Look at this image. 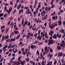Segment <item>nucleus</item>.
I'll use <instances>...</instances> for the list:
<instances>
[{"label":"nucleus","instance_id":"18","mask_svg":"<svg viewBox=\"0 0 65 65\" xmlns=\"http://www.w3.org/2000/svg\"><path fill=\"white\" fill-rule=\"evenodd\" d=\"M4 17L5 18L6 17H7V13H6L4 15Z\"/></svg>","mask_w":65,"mask_h":65},{"label":"nucleus","instance_id":"47","mask_svg":"<svg viewBox=\"0 0 65 65\" xmlns=\"http://www.w3.org/2000/svg\"><path fill=\"white\" fill-rule=\"evenodd\" d=\"M61 35H59V36L58 37L59 38V39L60 38H61Z\"/></svg>","mask_w":65,"mask_h":65},{"label":"nucleus","instance_id":"7","mask_svg":"<svg viewBox=\"0 0 65 65\" xmlns=\"http://www.w3.org/2000/svg\"><path fill=\"white\" fill-rule=\"evenodd\" d=\"M15 39L14 38V39L11 38L10 40V43L11 42H12V41H15Z\"/></svg>","mask_w":65,"mask_h":65},{"label":"nucleus","instance_id":"51","mask_svg":"<svg viewBox=\"0 0 65 65\" xmlns=\"http://www.w3.org/2000/svg\"><path fill=\"white\" fill-rule=\"evenodd\" d=\"M5 6H8V3H6L5 4Z\"/></svg>","mask_w":65,"mask_h":65},{"label":"nucleus","instance_id":"9","mask_svg":"<svg viewBox=\"0 0 65 65\" xmlns=\"http://www.w3.org/2000/svg\"><path fill=\"white\" fill-rule=\"evenodd\" d=\"M8 46L7 45H6L4 47H3V50H5L6 48Z\"/></svg>","mask_w":65,"mask_h":65},{"label":"nucleus","instance_id":"56","mask_svg":"<svg viewBox=\"0 0 65 65\" xmlns=\"http://www.w3.org/2000/svg\"><path fill=\"white\" fill-rule=\"evenodd\" d=\"M49 34L50 35V36H52V37L53 35H52V34H51V33L49 32Z\"/></svg>","mask_w":65,"mask_h":65},{"label":"nucleus","instance_id":"25","mask_svg":"<svg viewBox=\"0 0 65 65\" xmlns=\"http://www.w3.org/2000/svg\"><path fill=\"white\" fill-rule=\"evenodd\" d=\"M37 54L38 55H39V52L38 51V50H37Z\"/></svg>","mask_w":65,"mask_h":65},{"label":"nucleus","instance_id":"32","mask_svg":"<svg viewBox=\"0 0 65 65\" xmlns=\"http://www.w3.org/2000/svg\"><path fill=\"white\" fill-rule=\"evenodd\" d=\"M38 42V41H37V40H36L35 42L34 43V44H35V43H37Z\"/></svg>","mask_w":65,"mask_h":65},{"label":"nucleus","instance_id":"53","mask_svg":"<svg viewBox=\"0 0 65 65\" xmlns=\"http://www.w3.org/2000/svg\"><path fill=\"white\" fill-rule=\"evenodd\" d=\"M63 31H64V30H60V31L61 32H62V33H63Z\"/></svg>","mask_w":65,"mask_h":65},{"label":"nucleus","instance_id":"14","mask_svg":"<svg viewBox=\"0 0 65 65\" xmlns=\"http://www.w3.org/2000/svg\"><path fill=\"white\" fill-rule=\"evenodd\" d=\"M5 38V36H3V37H2V41H3L4 40Z\"/></svg>","mask_w":65,"mask_h":65},{"label":"nucleus","instance_id":"58","mask_svg":"<svg viewBox=\"0 0 65 65\" xmlns=\"http://www.w3.org/2000/svg\"><path fill=\"white\" fill-rule=\"evenodd\" d=\"M64 59H62V60H61V62H62V63H63V62H64Z\"/></svg>","mask_w":65,"mask_h":65},{"label":"nucleus","instance_id":"23","mask_svg":"<svg viewBox=\"0 0 65 65\" xmlns=\"http://www.w3.org/2000/svg\"><path fill=\"white\" fill-rule=\"evenodd\" d=\"M45 37H46V38H48V37L47 36V33L46 32L45 33Z\"/></svg>","mask_w":65,"mask_h":65},{"label":"nucleus","instance_id":"35","mask_svg":"<svg viewBox=\"0 0 65 65\" xmlns=\"http://www.w3.org/2000/svg\"><path fill=\"white\" fill-rule=\"evenodd\" d=\"M41 14L42 16H43L44 15V14L43 13V12H41Z\"/></svg>","mask_w":65,"mask_h":65},{"label":"nucleus","instance_id":"54","mask_svg":"<svg viewBox=\"0 0 65 65\" xmlns=\"http://www.w3.org/2000/svg\"><path fill=\"white\" fill-rule=\"evenodd\" d=\"M30 22H29L28 23V26H30Z\"/></svg>","mask_w":65,"mask_h":65},{"label":"nucleus","instance_id":"48","mask_svg":"<svg viewBox=\"0 0 65 65\" xmlns=\"http://www.w3.org/2000/svg\"><path fill=\"white\" fill-rule=\"evenodd\" d=\"M59 19H60V20H61L62 19H61V16H60L59 17Z\"/></svg>","mask_w":65,"mask_h":65},{"label":"nucleus","instance_id":"12","mask_svg":"<svg viewBox=\"0 0 65 65\" xmlns=\"http://www.w3.org/2000/svg\"><path fill=\"white\" fill-rule=\"evenodd\" d=\"M41 37H40V36L39 35L37 37V39H39L40 40H41Z\"/></svg>","mask_w":65,"mask_h":65},{"label":"nucleus","instance_id":"50","mask_svg":"<svg viewBox=\"0 0 65 65\" xmlns=\"http://www.w3.org/2000/svg\"><path fill=\"white\" fill-rule=\"evenodd\" d=\"M12 56L13 57H14L15 56V54L14 53H13L12 54Z\"/></svg>","mask_w":65,"mask_h":65},{"label":"nucleus","instance_id":"44","mask_svg":"<svg viewBox=\"0 0 65 65\" xmlns=\"http://www.w3.org/2000/svg\"><path fill=\"white\" fill-rule=\"evenodd\" d=\"M55 5H53V6L51 7V8H53L55 7Z\"/></svg>","mask_w":65,"mask_h":65},{"label":"nucleus","instance_id":"57","mask_svg":"<svg viewBox=\"0 0 65 65\" xmlns=\"http://www.w3.org/2000/svg\"><path fill=\"white\" fill-rule=\"evenodd\" d=\"M20 45H21L22 44V43H23L22 42H20Z\"/></svg>","mask_w":65,"mask_h":65},{"label":"nucleus","instance_id":"45","mask_svg":"<svg viewBox=\"0 0 65 65\" xmlns=\"http://www.w3.org/2000/svg\"><path fill=\"white\" fill-rule=\"evenodd\" d=\"M40 32H41V30H40L38 31V34H39L40 33Z\"/></svg>","mask_w":65,"mask_h":65},{"label":"nucleus","instance_id":"37","mask_svg":"<svg viewBox=\"0 0 65 65\" xmlns=\"http://www.w3.org/2000/svg\"><path fill=\"white\" fill-rule=\"evenodd\" d=\"M26 61H29V58H27L26 60Z\"/></svg>","mask_w":65,"mask_h":65},{"label":"nucleus","instance_id":"42","mask_svg":"<svg viewBox=\"0 0 65 65\" xmlns=\"http://www.w3.org/2000/svg\"><path fill=\"white\" fill-rule=\"evenodd\" d=\"M23 11V9H21L20 11H19V13H21V12Z\"/></svg>","mask_w":65,"mask_h":65},{"label":"nucleus","instance_id":"34","mask_svg":"<svg viewBox=\"0 0 65 65\" xmlns=\"http://www.w3.org/2000/svg\"><path fill=\"white\" fill-rule=\"evenodd\" d=\"M11 53H10L8 55V57H10V56H11Z\"/></svg>","mask_w":65,"mask_h":65},{"label":"nucleus","instance_id":"33","mask_svg":"<svg viewBox=\"0 0 65 65\" xmlns=\"http://www.w3.org/2000/svg\"><path fill=\"white\" fill-rule=\"evenodd\" d=\"M3 14L2 13H1L0 14V17H2V16H3Z\"/></svg>","mask_w":65,"mask_h":65},{"label":"nucleus","instance_id":"61","mask_svg":"<svg viewBox=\"0 0 65 65\" xmlns=\"http://www.w3.org/2000/svg\"><path fill=\"white\" fill-rule=\"evenodd\" d=\"M65 36V34H64L63 36H62V38H63Z\"/></svg>","mask_w":65,"mask_h":65},{"label":"nucleus","instance_id":"39","mask_svg":"<svg viewBox=\"0 0 65 65\" xmlns=\"http://www.w3.org/2000/svg\"><path fill=\"white\" fill-rule=\"evenodd\" d=\"M11 10H12V8H11V7H10L9 9V10L10 12L11 11Z\"/></svg>","mask_w":65,"mask_h":65},{"label":"nucleus","instance_id":"2","mask_svg":"<svg viewBox=\"0 0 65 65\" xmlns=\"http://www.w3.org/2000/svg\"><path fill=\"white\" fill-rule=\"evenodd\" d=\"M49 27L51 29H53L55 27V23H53L52 25V26H51L50 24H49Z\"/></svg>","mask_w":65,"mask_h":65},{"label":"nucleus","instance_id":"28","mask_svg":"<svg viewBox=\"0 0 65 65\" xmlns=\"http://www.w3.org/2000/svg\"><path fill=\"white\" fill-rule=\"evenodd\" d=\"M7 6H5V8H4V10H5V11H6V9H7Z\"/></svg>","mask_w":65,"mask_h":65},{"label":"nucleus","instance_id":"55","mask_svg":"<svg viewBox=\"0 0 65 65\" xmlns=\"http://www.w3.org/2000/svg\"><path fill=\"white\" fill-rule=\"evenodd\" d=\"M3 60V58H2L0 60V62H2V61Z\"/></svg>","mask_w":65,"mask_h":65},{"label":"nucleus","instance_id":"16","mask_svg":"<svg viewBox=\"0 0 65 65\" xmlns=\"http://www.w3.org/2000/svg\"><path fill=\"white\" fill-rule=\"evenodd\" d=\"M27 39H28L30 38V35H27Z\"/></svg>","mask_w":65,"mask_h":65},{"label":"nucleus","instance_id":"30","mask_svg":"<svg viewBox=\"0 0 65 65\" xmlns=\"http://www.w3.org/2000/svg\"><path fill=\"white\" fill-rule=\"evenodd\" d=\"M24 20L23 19H22V24H24Z\"/></svg>","mask_w":65,"mask_h":65},{"label":"nucleus","instance_id":"24","mask_svg":"<svg viewBox=\"0 0 65 65\" xmlns=\"http://www.w3.org/2000/svg\"><path fill=\"white\" fill-rule=\"evenodd\" d=\"M47 47H45V48H44V50L47 51Z\"/></svg>","mask_w":65,"mask_h":65},{"label":"nucleus","instance_id":"6","mask_svg":"<svg viewBox=\"0 0 65 65\" xmlns=\"http://www.w3.org/2000/svg\"><path fill=\"white\" fill-rule=\"evenodd\" d=\"M15 51L13 50V52L14 53H16L17 52H18V49L17 48H15Z\"/></svg>","mask_w":65,"mask_h":65},{"label":"nucleus","instance_id":"62","mask_svg":"<svg viewBox=\"0 0 65 65\" xmlns=\"http://www.w3.org/2000/svg\"><path fill=\"white\" fill-rule=\"evenodd\" d=\"M61 13V12H59L58 13V15H60V14Z\"/></svg>","mask_w":65,"mask_h":65},{"label":"nucleus","instance_id":"29","mask_svg":"<svg viewBox=\"0 0 65 65\" xmlns=\"http://www.w3.org/2000/svg\"><path fill=\"white\" fill-rule=\"evenodd\" d=\"M44 36H45V34H43V35H42V36H41V38H42V37H44Z\"/></svg>","mask_w":65,"mask_h":65},{"label":"nucleus","instance_id":"1","mask_svg":"<svg viewBox=\"0 0 65 65\" xmlns=\"http://www.w3.org/2000/svg\"><path fill=\"white\" fill-rule=\"evenodd\" d=\"M21 56H19V57L18 58V61H20V62L21 64V65H24L25 63V60H23L22 61L21 60Z\"/></svg>","mask_w":65,"mask_h":65},{"label":"nucleus","instance_id":"13","mask_svg":"<svg viewBox=\"0 0 65 65\" xmlns=\"http://www.w3.org/2000/svg\"><path fill=\"white\" fill-rule=\"evenodd\" d=\"M21 35L19 34L17 37L16 39H18L20 37V36Z\"/></svg>","mask_w":65,"mask_h":65},{"label":"nucleus","instance_id":"31","mask_svg":"<svg viewBox=\"0 0 65 65\" xmlns=\"http://www.w3.org/2000/svg\"><path fill=\"white\" fill-rule=\"evenodd\" d=\"M53 56V55H50V59H51V58Z\"/></svg>","mask_w":65,"mask_h":65},{"label":"nucleus","instance_id":"5","mask_svg":"<svg viewBox=\"0 0 65 65\" xmlns=\"http://www.w3.org/2000/svg\"><path fill=\"white\" fill-rule=\"evenodd\" d=\"M57 48L58 50H60L61 49V47L60 46H57Z\"/></svg>","mask_w":65,"mask_h":65},{"label":"nucleus","instance_id":"15","mask_svg":"<svg viewBox=\"0 0 65 65\" xmlns=\"http://www.w3.org/2000/svg\"><path fill=\"white\" fill-rule=\"evenodd\" d=\"M55 13L56 12L55 11H54V13H52L51 14V16H53V15H54L55 14Z\"/></svg>","mask_w":65,"mask_h":65},{"label":"nucleus","instance_id":"36","mask_svg":"<svg viewBox=\"0 0 65 65\" xmlns=\"http://www.w3.org/2000/svg\"><path fill=\"white\" fill-rule=\"evenodd\" d=\"M31 48H32L34 49V48H33V45H32L31 46Z\"/></svg>","mask_w":65,"mask_h":65},{"label":"nucleus","instance_id":"46","mask_svg":"<svg viewBox=\"0 0 65 65\" xmlns=\"http://www.w3.org/2000/svg\"><path fill=\"white\" fill-rule=\"evenodd\" d=\"M50 52H53V49H52V48H51L50 49Z\"/></svg>","mask_w":65,"mask_h":65},{"label":"nucleus","instance_id":"43","mask_svg":"<svg viewBox=\"0 0 65 65\" xmlns=\"http://www.w3.org/2000/svg\"><path fill=\"white\" fill-rule=\"evenodd\" d=\"M13 19V17H11L10 19V21H12V19Z\"/></svg>","mask_w":65,"mask_h":65},{"label":"nucleus","instance_id":"10","mask_svg":"<svg viewBox=\"0 0 65 65\" xmlns=\"http://www.w3.org/2000/svg\"><path fill=\"white\" fill-rule=\"evenodd\" d=\"M52 41L50 40V41L49 42V43H48V44L49 45H50L51 44V42H52Z\"/></svg>","mask_w":65,"mask_h":65},{"label":"nucleus","instance_id":"21","mask_svg":"<svg viewBox=\"0 0 65 65\" xmlns=\"http://www.w3.org/2000/svg\"><path fill=\"white\" fill-rule=\"evenodd\" d=\"M53 38L54 39H57V36H53Z\"/></svg>","mask_w":65,"mask_h":65},{"label":"nucleus","instance_id":"27","mask_svg":"<svg viewBox=\"0 0 65 65\" xmlns=\"http://www.w3.org/2000/svg\"><path fill=\"white\" fill-rule=\"evenodd\" d=\"M10 41V39H8L7 40H6V42H9Z\"/></svg>","mask_w":65,"mask_h":65},{"label":"nucleus","instance_id":"19","mask_svg":"<svg viewBox=\"0 0 65 65\" xmlns=\"http://www.w3.org/2000/svg\"><path fill=\"white\" fill-rule=\"evenodd\" d=\"M5 28V26L4 25L3 26H2L1 27V29L2 30H3V28L4 29Z\"/></svg>","mask_w":65,"mask_h":65},{"label":"nucleus","instance_id":"11","mask_svg":"<svg viewBox=\"0 0 65 65\" xmlns=\"http://www.w3.org/2000/svg\"><path fill=\"white\" fill-rule=\"evenodd\" d=\"M62 22L60 20H59V24L58 25H61L62 24Z\"/></svg>","mask_w":65,"mask_h":65},{"label":"nucleus","instance_id":"60","mask_svg":"<svg viewBox=\"0 0 65 65\" xmlns=\"http://www.w3.org/2000/svg\"><path fill=\"white\" fill-rule=\"evenodd\" d=\"M55 26H57L58 24H57V23H55Z\"/></svg>","mask_w":65,"mask_h":65},{"label":"nucleus","instance_id":"64","mask_svg":"<svg viewBox=\"0 0 65 65\" xmlns=\"http://www.w3.org/2000/svg\"><path fill=\"white\" fill-rule=\"evenodd\" d=\"M62 56L63 57H64L65 56V54H63L62 55Z\"/></svg>","mask_w":65,"mask_h":65},{"label":"nucleus","instance_id":"41","mask_svg":"<svg viewBox=\"0 0 65 65\" xmlns=\"http://www.w3.org/2000/svg\"><path fill=\"white\" fill-rule=\"evenodd\" d=\"M33 13L34 15H35L36 14V12L34 11L33 12Z\"/></svg>","mask_w":65,"mask_h":65},{"label":"nucleus","instance_id":"17","mask_svg":"<svg viewBox=\"0 0 65 65\" xmlns=\"http://www.w3.org/2000/svg\"><path fill=\"white\" fill-rule=\"evenodd\" d=\"M54 61L55 62H54V64H55L56 63H57V60H56V59H55Z\"/></svg>","mask_w":65,"mask_h":65},{"label":"nucleus","instance_id":"59","mask_svg":"<svg viewBox=\"0 0 65 65\" xmlns=\"http://www.w3.org/2000/svg\"><path fill=\"white\" fill-rule=\"evenodd\" d=\"M19 1H20V0H17L16 3H18V2H19Z\"/></svg>","mask_w":65,"mask_h":65},{"label":"nucleus","instance_id":"38","mask_svg":"<svg viewBox=\"0 0 65 65\" xmlns=\"http://www.w3.org/2000/svg\"><path fill=\"white\" fill-rule=\"evenodd\" d=\"M42 13L44 14V13H45V14L46 13V11H42Z\"/></svg>","mask_w":65,"mask_h":65},{"label":"nucleus","instance_id":"20","mask_svg":"<svg viewBox=\"0 0 65 65\" xmlns=\"http://www.w3.org/2000/svg\"><path fill=\"white\" fill-rule=\"evenodd\" d=\"M40 4H41V3H39V5L38 6V8H40L41 6H40Z\"/></svg>","mask_w":65,"mask_h":65},{"label":"nucleus","instance_id":"40","mask_svg":"<svg viewBox=\"0 0 65 65\" xmlns=\"http://www.w3.org/2000/svg\"><path fill=\"white\" fill-rule=\"evenodd\" d=\"M22 25H23V27H25V24H24V23H23V24L22 23Z\"/></svg>","mask_w":65,"mask_h":65},{"label":"nucleus","instance_id":"63","mask_svg":"<svg viewBox=\"0 0 65 65\" xmlns=\"http://www.w3.org/2000/svg\"><path fill=\"white\" fill-rule=\"evenodd\" d=\"M35 4H37V2L36 1V0H35Z\"/></svg>","mask_w":65,"mask_h":65},{"label":"nucleus","instance_id":"8","mask_svg":"<svg viewBox=\"0 0 65 65\" xmlns=\"http://www.w3.org/2000/svg\"><path fill=\"white\" fill-rule=\"evenodd\" d=\"M14 32H15V34H16L17 33V35H18V34H19V31H15V30H14Z\"/></svg>","mask_w":65,"mask_h":65},{"label":"nucleus","instance_id":"26","mask_svg":"<svg viewBox=\"0 0 65 65\" xmlns=\"http://www.w3.org/2000/svg\"><path fill=\"white\" fill-rule=\"evenodd\" d=\"M34 36H35V38H36L37 37V33H36V34H35L34 35Z\"/></svg>","mask_w":65,"mask_h":65},{"label":"nucleus","instance_id":"3","mask_svg":"<svg viewBox=\"0 0 65 65\" xmlns=\"http://www.w3.org/2000/svg\"><path fill=\"white\" fill-rule=\"evenodd\" d=\"M62 55V52H59L58 53V57H61Z\"/></svg>","mask_w":65,"mask_h":65},{"label":"nucleus","instance_id":"22","mask_svg":"<svg viewBox=\"0 0 65 65\" xmlns=\"http://www.w3.org/2000/svg\"><path fill=\"white\" fill-rule=\"evenodd\" d=\"M49 32L52 34H54V32L52 30L50 31Z\"/></svg>","mask_w":65,"mask_h":65},{"label":"nucleus","instance_id":"4","mask_svg":"<svg viewBox=\"0 0 65 65\" xmlns=\"http://www.w3.org/2000/svg\"><path fill=\"white\" fill-rule=\"evenodd\" d=\"M15 63L16 64V65H20V61L18 60V61L17 62L15 61Z\"/></svg>","mask_w":65,"mask_h":65},{"label":"nucleus","instance_id":"52","mask_svg":"<svg viewBox=\"0 0 65 65\" xmlns=\"http://www.w3.org/2000/svg\"><path fill=\"white\" fill-rule=\"evenodd\" d=\"M33 62V61H30V63H31V64H32Z\"/></svg>","mask_w":65,"mask_h":65},{"label":"nucleus","instance_id":"49","mask_svg":"<svg viewBox=\"0 0 65 65\" xmlns=\"http://www.w3.org/2000/svg\"><path fill=\"white\" fill-rule=\"evenodd\" d=\"M11 22V21H9V22H8V25H9L10 23Z\"/></svg>","mask_w":65,"mask_h":65}]
</instances>
